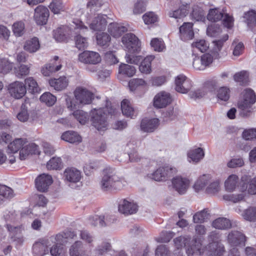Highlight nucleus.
<instances>
[{"label":"nucleus","mask_w":256,"mask_h":256,"mask_svg":"<svg viewBox=\"0 0 256 256\" xmlns=\"http://www.w3.org/2000/svg\"><path fill=\"white\" fill-rule=\"evenodd\" d=\"M8 150L12 153L20 152V159H27L32 154H40L38 146L33 142H28L26 138H16L8 145Z\"/></svg>","instance_id":"obj_1"},{"label":"nucleus","mask_w":256,"mask_h":256,"mask_svg":"<svg viewBox=\"0 0 256 256\" xmlns=\"http://www.w3.org/2000/svg\"><path fill=\"white\" fill-rule=\"evenodd\" d=\"M202 241H193V254L206 253L210 256H222L225 252L224 247L219 241H212L206 246H203Z\"/></svg>","instance_id":"obj_2"},{"label":"nucleus","mask_w":256,"mask_h":256,"mask_svg":"<svg viewBox=\"0 0 256 256\" xmlns=\"http://www.w3.org/2000/svg\"><path fill=\"white\" fill-rule=\"evenodd\" d=\"M127 184L126 181L122 178L110 172L107 169L104 170V175L100 182V187L104 191L112 189L120 190Z\"/></svg>","instance_id":"obj_3"},{"label":"nucleus","mask_w":256,"mask_h":256,"mask_svg":"<svg viewBox=\"0 0 256 256\" xmlns=\"http://www.w3.org/2000/svg\"><path fill=\"white\" fill-rule=\"evenodd\" d=\"M114 110L108 106L105 108H94L91 112V121L94 126L98 131H103L107 128L108 122L106 116L108 114H114Z\"/></svg>","instance_id":"obj_4"},{"label":"nucleus","mask_w":256,"mask_h":256,"mask_svg":"<svg viewBox=\"0 0 256 256\" xmlns=\"http://www.w3.org/2000/svg\"><path fill=\"white\" fill-rule=\"evenodd\" d=\"M78 234L79 236V238L82 240H90L94 238L92 234L86 230L78 231V234H76L73 231L67 230L52 236L51 238L55 240L76 239L78 238Z\"/></svg>","instance_id":"obj_5"},{"label":"nucleus","mask_w":256,"mask_h":256,"mask_svg":"<svg viewBox=\"0 0 256 256\" xmlns=\"http://www.w3.org/2000/svg\"><path fill=\"white\" fill-rule=\"evenodd\" d=\"M207 18L208 20L212 22H216L223 18L224 25L228 28L232 27L234 24V19L232 16L228 14H224L217 8L210 9Z\"/></svg>","instance_id":"obj_6"},{"label":"nucleus","mask_w":256,"mask_h":256,"mask_svg":"<svg viewBox=\"0 0 256 256\" xmlns=\"http://www.w3.org/2000/svg\"><path fill=\"white\" fill-rule=\"evenodd\" d=\"M78 60L86 64L96 65L101 62L102 58L98 52L84 50L78 55Z\"/></svg>","instance_id":"obj_7"},{"label":"nucleus","mask_w":256,"mask_h":256,"mask_svg":"<svg viewBox=\"0 0 256 256\" xmlns=\"http://www.w3.org/2000/svg\"><path fill=\"white\" fill-rule=\"evenodd\" d=\"M122 42L129 52L134 53L140 50V42L138 38L133 34L128 33L122 38Z\"/></svg>","instance_id":"obj_8"},{"label":"nucleus","mask_w":256,"mask_h":256,"mask_svg":"<svg viewBox=\"0 0 256 256\" xmlns=\"http://www.w3.org/2000/svg\"><path fill=\"white\" fill-rule=\"evenodd\" d=\"M74 95L79 103L83 105L90 104L94 99V94L83 86L77 87L74 91Z\"/></svg>","instance_id":"obj_9"},{"label":"nucleus","mask_w":256,"mask_h":256,"mask_svg":"<svg viewBox=\"0 0 256 256\" xmlns=\"http://www.w3.org/2000/svg\"><path fill=\"white\" fill-rule=\"evenodd\" d=\"M107 16L98 14L92 20L87 18L86 23L89 24L90 30L93 31H102L106 29L107 26Z\"/></svg>","instance_id":"obj_10"},{"label":"nucleus","mask_w":256,"mask_h":256,"mask_svg":"<svg viewBox=\"0 0 256 256\" xmlns=\"http://www.w3.org/2000/svg\"><path fill=\"white\" fill-rule=\"evenodd\" d=\"M176 172L175 168L169 166L160 168L154 172L148 174V176L156 181H164L172 176Z\"/></svg>","instance_id":"obj_11"},{"label":"nucleus","mask_w":256,"mask_h":256,"mask_svg":"<svg viewBox=\"0 0 256 256\" xmlns=\"http://www.w3.org/2000/svg\"><path fill=\"white\" fill-rule=\"evenodd\" d=\"M64 180L69 182V186H72L74 184H81L82 173L80 170L74 168H68L64 172Z\"/></svg>","instance_id":"obj_12"},{"label":"nucleus","mask_w":256,"mask_h":256,"mask_svg":"<svg viewBox=\"0 0 256 256\" xmlns=\"http://www.w3.org/2000/svg\"><path fill=\"white\" fill-rule=\"evenodd\" d=\"M8 90L10 96L16 99L22 98L26 93L25 84L19 81H16L10 84Z\"/></svg>","instance_id":"obj_13"},{"label":"nucleus","mask_w":256,"mask_h":256,"mask_svg":"<svg viewBox=\"0 0 256 256\" xmlns=\"http://www.w3.org/2000/svg\"><path fill=\"white\" fill-rule=\"evenodd\" d=\"M256 102L254 100H248L241 97L238 102L237 106L240 110V115L244 118L250 116L252 112V106Z\"/></svg>","instance_id":"obj_14"},{"label":"nucleus","mask_w":256,"mask_h":256,"mask_svg":"<svg viewBox=\"0 0 256 256\" xmlns=\"http://www.w3.org/2000/svg\"><path fill=\"white\" fill-rule=\"evenodd\" d=\"M118 208L120 213L130 215L137 212L138 206L133 200L124 199L120 202Z\"/></svg>","instance_id":"obj_15"},{"label":"nucleus","mask_w":256,"mask_h":256,"mask_svg":"<svg viewBox=\"0 0 256 256\" xmlns=\"http://www.w3.org/2000/svg\"><path fill=\"white\" fill-rule=\"evenodd\" d=\"M49 16L50 12L48 8L43 6H38L34 10V20L38 25L46 24Z\"/></svg>","instance_id":"obj_16"},{"label":"nucleus","mask_w":256,"mask_h":256,"mask_svg":"<svg viewBox=\"0 0 256 256\" xmlns=\"http://www.w3.org/2000/svg\"><path fill=\"white\" fill-rule=\"evenodd\" d=\"M172 98L170 94L164 91H162L157 94L154 98V106L158 108L166 106L170 103Z\"/></svg>","instance_id":"obj_17"},{"label":"nucleus","mask_w":256,"mask_h":256,"mask_svg":"<svg viewBox=\"0 0 256 256\" xmlns=\"http://www.w3.org/2000/svg\"><path fill=\"white\" fill-rule=\"evenodd\" d=\"M52 183V177L50 175L45 174H40L35 180V184L37 190L42 192L47 190Z\"/></svg>","instance_id":"obj_18"},{"label":"nucleus","mask_w":256,"mask_h":256,"mask_svg":"<svg viewBox=\"0 0 256 256\" xmlns=\"http://www.w3.org/2000/svg\"><path fill=\"white\" fill-rule=\"evenodd\" d=\"M212 61V56L209 54H205L201 56L200 58H196L194 59L193 68L197 70H202L210 64Z\"/></svg>","instance_id":"obj_19"},{"label":"nucleus","mask_w":256,"mask_h":256,"mask_svg":"<svg viewBox=\"0 0 256 256\" xmlns=\"http://www.w3.org/2000/svg\"><path fill=\"white\" fill-rule=\"evenodd\" d=\"M172 184L176 190L180 194H183L188 188L189 181L186 178L176 176L172 179Z\"/></svg>","instance_id":"obj_20"},{"label":"nucleus","mask_w":256,"mask_h":256,"mask_svg":"<svg viewBox=\"0 0 256 256\" xmlns=\"http://www.w3.org/2000/svg\"><path fill=\"white\" fill-rule=\"evenodd\" d=\"M242 181L243 182L240 188L242 191L247 190L250 194H256V177L249 180L247 176H244L242 178Z\"/></svg>","instance_id":"obj_21"},{"label":"nucleus","mask_w":256,"mask_h":256,"mask_svg":"<svg viewBox=\"0 0 256 256\" xmlns=\"http://www.w3.org/2000/svg\"><path fill=\"white\" fill-rule=\"evenodd\" d=\"M158 125V119L146 118L142 120L140 128L144 132H150L156 129Z\"/></svg>","instance_id":"obj_22"},{"label":"nucleus","mask_w":256,"mask_h":256,"mask_svg":"<svg viewBox=\"0 0 256 256\" xmlns=\"http://www.w3.org/2000/svg\"><path fill=\"white\" fill-rule=\"evenodd\" d=\"M108 216L95 215L89 218L90 224L94 226L102 228L108 226L110 222L108 220Z\"/></svg>","instance_id":"obj_23"},{"label":"nucleus","mask_w":256,"mask_h":256,"mask_svg":"<svg viewBox=\"0 0 256 256\" xmlns=\"http://www.w3.org/2000/svg\"><path fill=\"white\" fill-rule=\"evenodd\" d=\"M180 39L184 42L192 39V24L184 22L179 28Z\"/></svg>","instance_id":"obj_24"},{"label":"nucleus","mask_w":256,"mask_h":256,"mask_svg":"<svg viewBox=\"0 0 256 256\" xmlns=\"http://www.w3.org/2000/svg\"><path fill=\"white\" fill-rule=\"evenodd\" d=\"M69 28L68 26H62L54 30V38L58 42H67L70 38L68 33Z\"/></svg>","instance_id":"obj_25"},{"label":"nucleus","mask_w":256,"mask_h":256,"mask_svg":"<svg viewBox=\"0 0 256 256\" xmlns=\"http://www.w3.org/2000/svg\"><path fill=\"white\" fill-rule=\"evenodd\" d=\"M127 30V28L121 24L112 22L108 26V31L113 37L120 36L124 32Z\"/></svg>","instance_id":"obj_26"},{"label":"nucleus","mask_w":256,"mask_h":256,"mask_svg":"<svg viewBox=\"0 0 256 256\" xmlns=\"http://www.w3.org/2000/svg\"><path fill=\"white\" fill-rule=\"evenodd\" d=\"M50 86L56 90H62L66 88L68 84V80L66 76H62L58 78L52 79L49 80Z\"/></svg>","instance_id":"obj_27"},{"label":"nucleus","mask_w":256,"mask_h":256,"mask_svg":"<svg viewBox=\"0 0 256 256\" xmlns=\"http://www.w3.org/2000/svg\"><path fill=\"white\" fill-rule=\"evenodd\" d=\"M40 48V42L38 39L36 37L27 40L24 46V50L30 53L36 52Z\"/></svg>","instance_id":"obj_28"},{"label":"nucleus","mask_w":256,"mask_h":256,"mask_svg":"<svg viewBox=\"0 0 256 256\" xmlns=\"http://www.w3.org/2000/svg\"><path fill=\"white\" fill-rule=\"evenodd\" d=\"M186 77L182 74L176 76L175 80L176 90L182 94L187 93L188 88H187Z\"/></svg>","instance_id":"obj_29"},{"label":"nucleus","mask_w":256,"mask_h":256,"mask_svg":"<svg viewBox=\"0 0 256 256\" xmlns=\"http://www.w3.org/2000/svg\"><path fill=\"white\" fill-rule=\"evenodd\" d=\"M61 138L62 140L70 143H79L82 140V137L77 132L74 131H66L64 132Z\"/></svg>","instance_id":"obj_30"},{"label":"nucleus","mask_w":256,"mask_h":256,"mask_svg":"<svg viewBox=\"0 0 256 256\" xmlns=\"http://www.w3.org/2000/svg\"><path fill=\"white\" fill-rule=\"evenodd\" d=\"M122 111L124 115L127 117L133 118L136 114L130 102L126 99L124 100L121 102Z\"/></svg>","instance_id":"obj_31"},{"label":"nucleus","mask_w":256,"mask_h":256,"mask_svg":"<svg viewBox=\"0 0 256 256\" xmlns=\"http://www.w3.org/2000/svg\"><path fill=\"white\" fill-rule=\"evenodd\" d=\"M154 58V56L152 55L148 56L146 57L142 62L139 69L141 72L148 74L151 72V62Z\"/></svg>","instance_id":"obj_32"},{"label":"nucleus","mask_w":256,"mask_h":256,"mask_svg":"<svg viewBox=\"0 0 256 256\" xmlns=\"http://www.w3.org/2000/svg\"><path fill=\"white\" fill-rule=\"evenodd\" d=\"M211 176L210 174H204L198 178L194 184V188L196 192L204 189L210 182Z\"/></svg>","instance_id":"obj_33"},{"label":"nucleus","mask_w":256,"mask_h":256,"mask_svg":"<svg viewBox=\"0 0 256 256\" xmlns=\"http://www.w3.org/2000/svg\"><path fill=\"white\" fill-rule=\"evenodd\" d=\"M30 106L29 100H25L24 103L22 104L20 110L17 114V118L22 122H26L29 118L28 108Z\"/></svg>","instance_id":"obj_34"},{"label":"nucleus","mask_w":256,"mask_h":256,"mask_svg":"<svg viewBox=\"0 0 256 256\" xmlns=\"http://www.w3.org/2000/svg\"><path fill=\"white\" fill-rule=\"evenodd\" d=\"M239 180L236 174L230 176L224 182L226 190L230 192L234 191L236 188Z\"/></svg>","instance_id":"obj_35"},{"label":"nucleus","mask_w":256,"mask_h":256,"mask_svg":"<svg viewBox=\"0 0 256 256\" xmlns=\"http://www.w3.org/2000/svg\"><path fill=\"white\" fill-rule=\"evenodd\" d=\"M212 226L217 229H226L232 226L230 221L226 218H219L212 222Z\"/></svg>","instance_id":"obj_36"},{"label":"nucleus","mask_w":256,"mask_h":256,"mask_svg":"<svg viewBox=\"0 0 256 256\" xmlns=\"http://www.w3.org/2000/svg\"><path fill=\"white\" fill-rule=\"evenodd\" d=\"M24 84L28 91L32 94L38 93L40 91L37 82L32 77H28L25 79Z\"/></svg>","instance_id":"obj_37"},{"label":"nucleus","mask_w":256,"mask_h":256,"mask_svg":"<svg viewBox=\"0 0 256 256\" xmlns=\"http://www.w3.org/2000/svg\"><path fill=\"white\" fill-rule=\"evenodd\" d=\"M244 22L249 28L256 26V12L250 10L246 12L244 16Z\"/></svg>","instance_id":"obj_38"},{"label":"nucleus","mask_w":256,"mask_h":256,"mask_svg":"<svg viewBox=\"0 0 256 256\" xmlns=\"http://www.w3.org/2000/svg\"><path fill=\"white\" fill-rule=\"evenodd\" d=\"M136 72V68L132 66L123 64L119 66V73L128 77L132 76L135 74Z\"/></svg>","instance_id":"obj_39"},{"label":"nucleus","mask_w":256,"mask_h":256,"mask_svg":"<svg viewBox=\"0 0 256 256\" xmlns=\"http://www.w3.org/2000/svg\"><path fill=\"white\" fill-rule=\"evenodd\" d=\"M81 241H75L70 249V256H84Z\"/></svg>","instance_id":"obj_40"},{"label":"nucleus","mask_w":256,"mask_h":256,"mask_svg":"<svg viewBox=\"0 0 256 256\" xmlns=\"http://www.w3.org/2000/svg\"><path fill=\"white\" fill-rule=\"evenodd\" d=\"M50 252L52 256H64L66 249L63 244L56 243L50 248Z\"/></svg>","instance_id":"obj_41"},{"label":"nucleus","mask_w":256,"mask_h":256,"mask_svg":"<svg viewBox=\"0 0 256 256\" xmlns=\"http://www.w3.org/2000/svg\"><path fill=\"white\" fill-rule=\"evenodd\" d=\"M147 86V83L142 78H133L128 82V86L130 91H134L136 90Z\"/></svg>","instance_id":"obj_42"},{"label":"nucleus","mask_w":256,"mask_h":256,"mask_svg":"<svg viewBox=\"0 0 256 256\" xmlns=\"http://www.w3.org/2000/svg\"><path fill=\"white\" fill-rule=\"evenodd\" d=\"M234 79L240 84L246 85L248 82V74L246 71H241L234 74Z\"/></svg>","instance_id":"obj_43"},{"label":"nucleus","mask_w":256,"mask_h":256,"mask_svg":"<svg viewBox=\"0 0 256 256\" xmlns=\"http://www.w3.org/2000/svg\"><path fill=\"white\" fill-rule=\"evenodd\" d=\"M13 68V64L7 58H0V74H6Z\"/></svg>","instance_id":"obj_44"},{"label":"nucleus","mask_w":256,"mask_h":256,"mask_svg":"<svg viewBox=\"0 0 256 256\" xmlns=\"http://www.w3.org/2000/svg\"><path fill=\"white\" fill-rule=\"evenodd\" d=\"M242 216L246 220L256 222V207L251 206L245 210Z\"/></svg>","instance_id":"obj_45"},{"label":"nucleus","mask_w":256,"mask_h":256,"mask_svg":"<svg viewBox=\"0 0 256 256\" xmlns=\"http://www.w3.org/2000/svg\"><path fill=\"white\" fill-rule=\"evenodd\" d=\"M40 100L48 106H50L55 104L56 101V98L51 93L46 92L40 96Z\"/></svg>","instance_id":"obj_46"},{"label":"nucleus","mask_w":256,"mask_h":256,"mask_svg":"<svg viewBox=\"0 0 256 256\" xmlns=\"http://www.w3.org/2000/svg\"><path fill=\"white\" fill-rule=\"evenodd\" d=\"M230 88L227 86H221L216 91L217 98L223 101L226 102L230 98Z\"/></svg>","instance_id":"obj_47"},{"label":"nucleus","mask_w":256,"mask_h":256,"mask_svg":"<svg viewBox=\"0 0 256 256\" xmlns=\"http://www.w3.org/2000/svg\"><path fill=\"white\" fill-rule=\"evenodd\" d=\"M188 14V6H181L178 9L170 13V16L175 18H180L186 16Z\"/></svg>","instance_id":"obj_48"},{"label":"nucleus","mask_w":256,"mask_h":256,"mask_svg":"<svg viewBox=\"0 0 256 256\" xmlns=\"http://www.w3.org/2000/svg\"><path fill=\"white\" fill-rule=\"evenodd\" d=\"M72 115L77 120L82 124H86L88 120V114L82 110L74 111Z\"/></svg>","instance_id":"obj_49"},{"label":"nucleus","mask_w":256,"mask_h":256,"mask_svg":"<svg viewBox=\"0 0 256 256\" xmlns=\"http://www.w3.org/2000/svg\"><path fill=\"white\" fill-rule=\"evenodd\" d=\"M49 8L54 14H58L64 10V4L61 0H52L49 5Z\"/></svg>","instance_id":"obj_50"},{"label":"nucleus","mask_w":256,"mask_h":256,"mask_svg":"<svg viewBox=\"0 0 256 256\" xmlns=\"http://www.w3.org/2000/svg\"><path fill=\"white\" fill-rule=\"evenodd\" d=\"M62 167V162L60 158L54 157L51 158L46 164V168L49 170H59Z\"/></svg>","instance_id":"obj_51"},{"label":"nucleus","mask_w":256,"mask_h":256,"mask_svg":"<svg viewBox=\"0 0 256 256\" xmlns=\"http://www.w3.org/2000/svg\"><path fill=\"white\" fill-rule=\"evenodd\" d=\"M24 24L21 21L14 22L12 26V32L16 36H22L24 33Z\"/></svg>","instance_id":"obj_52"},{"label":"nucleus","mask_w":256,"mask_h":256,"mask_svg":"<svg viewBox=\"0 0 256 256\" xmlns=\"http://www.w3.org/2000/svg\"><path fill=\"white\" fill-rule=\"evenodd\" d=\"M96 38L97 44L101 46H108L111 39L110 36L106 32L98 34Z\"/></svg>","instance_id":"obj_53"},{"label":"nucleus","mask_w":256,"mask_h":256,"mask_svg":"<svg viewBox=\"0 0 256 256\" xmlns=\"http://www.w3.org/2000/svg\"><path fill=\"white\" fill-rule=\"evenodd\" d=\"M61 68V64L55 66L54 64H48L42 68V72L44 76H49L53 72L58 71Z\"/></svg>","instance_id":"obj_54"},{"label":"nucleus","mask_w":256,"mask_h":256,"mask_svg":"<svg viewBox=\"0 0 256 256\" xmlns=\"http://www.w3.org/2000/svg\"><path fill=\"white\" fill-rule=\"evenodd\" d=\"M221 32L220 27L216 24L208 26L206 30L207 35L211 37H218Z\"/></svg>","instance_id":"obj_55"},{"label":"nucleus","mask_w":256,"mask_h":256,"mask_svg":"<svg viewBox=\"0 0 256 256\" xmlns=\"http://www.w3.org/2000/svg\"><path fill=\"white\" fill-rule=\"evenodd\" d=\"M0 196L10 199L14 196V191L10 187L0 184Z\"/></svg>","instance_id":"obj_56"},{"label":"nucleus","mask_w":256,"mask_h":256,"mask_svg":"<svg viewBox=\"0 0 256 256\" xmlns=\"http://www.w3.org/2000/svg\"><path fill=\"white\" fill-rule=\"evenodd\" d=\"M204 156V152L202 148H195L193 149V164H198Z\"/></svg>","instance_id":"obj_57"},{"label":"nucleus","mask_w":256,"mask_h":256,"mask_svg":"<svg viewBox=\"0 0 256 256\" xmlns=\"http://www.w3.org/2000/svg\"><path fill=\"white\" fill-rule=\"evenodd\" d=\"M209 214L206 210L196 212L193 216V221L194 222H203L208 218Z\"/></svg>","instance_id":"obj_58"},{"label":"nucleus","mask_w":256,"mask_h":256,"mask_svg":"<svg viewBox=\"0 0 256 256\" xmlns=\"http://www.w3.org/2000/svg\"><path fill=\"white\" fill-rule=\"evenodd\" d=\"M150 45L155 51L158 52H162L165 48L164 42L161 38H152Z\"/></svg>","instance_id":"obj_59"},{"label":"nucleus","mask_w":256,"mask_h":256,"mask_svg":"<svg viewBox=\"0 0 256 256\" xmlns=\"http://www.w3.org/2000/svg\"><path fill=\"white\" fill-rule=\"evenodd\" d=\"M228 36L227 34H224L222 38L213 41L214 50L216 52H220L224 44V43L228 40Z\"/></svg>","instance_id":"obj_60"},{"label":"nucleus","mask_w":256,"mask_h":256,"mask_svg":"<svg viewBox=\"0 0 256 256\" xmlns=\"http://www.w3.org/2000/svg\"><path fill=\"white\" fill-rule=\"evenodd\" d=\"M74 40L76 46L79 50L84 49L88 45L86 38L80 35L76 36L74 38Z\"/></svg>","instance_id":"obj_61"},{"label":"nucleus","mask_w":256,"mask_h":256,"mask_svg":"<svg viewBox=\"0 0 256 256\" xmlns=\"http://www.w3.org/2000/svg\"><path fill=\"white\" fill-rule=\"evenodd\" d=\"M196 21H204L205 20L204 13L202 8L196 6L193 8V20Z\"/></svg>","instance_id":"obj_62"},{"label":"nucleus","mask_w":256,"mask_h":256,"mask_svg":"<svg viewBox=\"0 0 256 256\" xmlns=\"http://www.w3.org/2000/svg\"><path fill=\"white\" fill-rule=\"evenodd\" d=\"M102 5L101 0H90L87 3L86 6L90 12H95L98 10Z\"/></svg>","instance_id":"obj_63"},{"label":"nucleus","mask_w":256,"mask_h":256,"mask_svg":"<svg viewBox=\"0 0 256 256\" xmlns=\"http://www.w3.org/2000/svg\"><path fill=\"white\" fill-rule=\"evenodd\" d=\"M104 58L106 62L109 65L115 64L118 62L114 52L112 51L106 52L105 54Z\"/></svg>","instance_id":"obj_64"}]
</instances>
